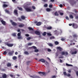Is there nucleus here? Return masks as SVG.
<instances>
[{"label": "nucleus", "instance_id": "obj_47", "mask_svg": "<svg viewBox=\"0 0 78 78\" xmlns=\"http://www.w3.org/2000/svg\"><path fill=\"white\" fill-rule=\"evenodd\" d=\"M50 39H55V37H53V36H52L51 37H50Z\"/></svg>", "mask_w": 78, "mask_h": 78}, {"label": "nucleus", "instance_id": "obj_50", "mask_svg": "<svg viewBox=\"0 0 78 78\" xmlns=\"http://www.w3.org/2000/svg\"><path fill=\"white\" fill-rule=\"evenodd\" d=\"M25 36L26 37H28L29 36V34H25Z\"/></svg>", "mask_w": 78, "mask_h": 78}, {"label": "nucleus", "instance_id": "obj_16", "mask_svg": "<svg viewBox=\"0 0 78 78\" xmlns=\"http://www.w3.org/2000/svg\"><path fill=\"white\" fill-rule=\"evenodd\" d=\"M2 77L3 78H6L7 77V76H6V74H4L2 75Z\"/></svg>", "mask_w": 78, "mask_h": 78}, {"label": "nucleus", "instance_id": "obj_46", "mask_svg": "<svg viewBox=\"0 0 78 78\" xmlns=\"http://www.w3.org/2000/svg\"><path fill=\"white\" fill-rule=\"evenodd\" d=\"M56 76H52L51 78H56Z\"/></svg>", "mask_w": 78, "mask_h": 78}, {"label": "nucleus", "instance_id": "obj_7", "mask_svg": "<svg viewBox=\"0 0 78 78\" xmlns=\"http://www.w3.org/2000/svg\"><path fill=\"white\" fill-rule=\"evenodd\" d=\"M38 74H40V75L41 76H44L45 74V72H38Z\"/></svg>", "mask_w": 78, "mask_h": 78}, {"label": "nucleus", "instance_id": "obj_11", "mask_svg": "<svg viewBox=\"0 0 78 78\" xmlns=\"http://www.w3.org/2000/svg\"><path fill=\"white\" fill-rule=\"evenodd\" d=\"M35 34H36L37 35H38V36H39L41 35V33H40V32L38 31H36L35 32Z\"/></svg>", "mask_w": 78, "mask_h": 78}, {"label": "nucleus", "instance_id": "obj_36", "mask_svg": "<svg viewBox=\"0 0 78 78\" xmlns=\"http://www.w3.org/2000/svg\"><path fill=\"white\" fill-rule=\"evenodd\" d=\"M6 54H7V52L6 51H4L3 53V55H6Z\"/></svg>", "mask_w": 78, "mask_h": 78}, {"label": "nucleus", "instance_id": "obj_61", "mask_svg": "<svg viewBox=\"0 0 78 78\" xmlns=\"http://www.w3.org/2000/svg\"><path fill=\"white\" fill-rule=\"evenodd\" d=\"M60 58H63V57H59L58 58V59H60Z\"/></svg>", "mask_w": 78, "mask_h": 78}, {"label": "nucleus", "instance_id": "obj_32", "mask_svg": "<svg viewBox=\"0 0 78 78\" xmlns=\"http://www.w3.org/2000/svg\"><path fill=\"white\" fill-rule=\"evenodd\" d=\"M32 48H34V50H36V49H37V48H36V46H33L32 47Z\"/></svg>", "mask_w": 78, "mask_h": 78}, {"label": "nucleus", "instance_id": "obj_21", "mask_svg": "<svg viewBox=\"0 0 78 78\" xmlns=\"http://www.w3.org/2000/svg\"><path fill=\"white\" fill-rule=\"evenodd\" d=\"M54 14L55 16H59V14L58 13V12L57 11L55 12L54 13Z\"/></svg>", "mask_w": 78, "mask_h": 78}, {"label": "nucleus", "instance_id": "obj_53", "mask_svg": "<svg viewBox=\"0 0 78 78\" xmlns=\"http://www.w3.org/2000/svg\"><path fill=\"white\" fill-rule=\"evenodd\" d=\"M56 56H58L59 55V54H58V52H57L56 53Z\"/></svg>", "mask_w": 78, "mask_h": 78}, {"label": "nucleus", "instance_id": "obj_25", "mask_svg": "<svg viewBox=\"0 0 78 78\" xmlns=\"http://www.w3.org/2000/svg\"><path fill=\"white\" fill-rule=\"evenodd\" d=\"M17 8H18V9H19L20 11H23V9H22V8L21 7L19 8V7H17Z\"/></svg>", "mask_w": 78, "mask_h": 78}, {"label": "nucleus", "instance_id": "obj_2", "mask_svg": "<svg viewBox=\"0 0 78 78\" xmlns=\"http://www.w3.org/2000/svg\"><path fill=\"white\" fill-rule=\"evenodd\" d=\"M70 4L71 5H74L76 3V2L75 1V0H70Z\"/></svg>", "mask_w": 78, "mask_h": 78}, {"label": "nucleus", "instance_id": "obj_57", "mask_svg": "<svg viewBox=\"0 0 78 78\" xmlns=\"http://www.w3.org/2000/svg\"><path fill=\"white\" fill-rule=\"evenodd\" d=\"M75 19H78V16H75Z\"/></svg>", "mask_w": 78, "mask_h": 78}, {"label": "nucleus", "instance_id": "obj_55", "mask_svg": "<svg viewBox=\"0 0 78 78\" xmlns=\"http://www.w3.org/2000/svg\"><path fill=\"white\" fill-rule=\"evenodd\" d=\"M76 73L77 76H78V71H76Z\"/></svg>", "mask_w": 78, "mask_h": 78}, {"label": "nucleus", "instance_id": "obj_8", "mask_svg": "<svg viewBox=\"0 0 78 78\" xmlns=\"http://www.w3.org/2000/svg\"><path fill=\"white\" fill-rule=\"evenodd\" d=\"M10 22L12 23V25L13 26H16V25H17V23H15V22H13L12 20H10Z\"/></svg>", "mask_w": 78, "mask_h": 78}, {"label": "nucleus", "instance_id": "obj_56", "mask_svg": "<svg viewBox=\"0 0 78 78\" xmlns=\"http://www.w3.org/2000/svg\"><path fill=\"white\" fill-rule=\"evenodd\" d=\"M60 6L61 8H62V6H63L62 5V4H60Z\"/></svg>", "mask_w": 78, "mask_h": 78}, {"label": "nucleus", "instance_id": "obj_12", "mask_svg": "<svg viewBox=\"0 0 78 78\" xmlns=\"http://www.w3.org/2000/svg\"><path fill=\"white\" fill-rule=\"evenodd\" d=\"M39 62H42L44 63L45 61L44 59H41L39 60Z\"/></svg>", "mask_w": 78, "mask_h": 78}, {"label": "nucleus", "instance_id": "obj_18", "mask_svg": "<svg viewBox=\"0 0 78 78\" xmlns=\"http://www.w3.org/2000/svg\"><path fill=\"white\" fill-rule=\"evenodd\" d=\"M24 25L23 24H20L19 25V27H20V28H21L22 27H24Z\"/></svg>", "mask_w": 78, "mask_h": 78}, {"label": "nucleus", "instance_id": "obj_48", "mask_svg": "<svg viewBox=\"0 0 78 78\" xmlns=\"http://www.w3.org/2000/svg\"><path fill=\"white\" fill-rule=\"evenodd\" d=\"M63 14H64L63 13H62L61 12H60V16H62Z\"/></svg>", "mask_w": 78, "mask_h": 78}, {"label": "nucleus", "instance_id": "obj_62", "mask_svg": "<svg viewBox=\"0 0 78 78\" xmlns=\"http://www.w3.org/2000/svg\"><path fill=\"white\" fill-rule=\"evenodd\" d=\"M10 76L11 77H12V78H13V75H12V74H11L10 75Z\"/></svg>", "mask_w": 78, "mask_h": 78}, {"label": "nucleus", "instance_id": "obj_59", "mask_svg": "<svg viewBox=\"0 0 78 78\" xmlns=\"http://www.w3.org/2000/svg\"><path fill=\"white\" fill-rule=\"evenodd\" d=\"M61 40L62 41H64L65 40V39H64V38H61Z\"/></svg>", "mask_w": 78, "mask_h": 78}, {"label": "nucleus", "instance_id": "obj_9", "mask_svg": "<svg viewBox=\"0 0 78 78\" xmlns=\"http://www.w3.org/2000/svg\"><path fill=\"white\" fill-rule=\"evenodd\" d=\"M30 77L32 78H40L39 76L35 75H34L33 76H30Z\"/></svg>", "mask_w": 78, "mask_h": 78}, {"label": "nucleus", "instance_id": "obj_41", "mask_svg": "<svg viewBox=\"0 0 78 78\" xmlns=\"http://www.w3.org/2000/svg\"><path fill=\"white\" fill-rule=\"evenodd\" d=\"M45 64H46V66H48L49 64H48V63L47 62H45Z\"/></svg>", "mask_w": 78, "mask_h": 78}, {"label": "nucleus", "instance_id": "obj_33", "mask_svg": "<svg viewBox=\"0 0 78 78\" xmlns=\"http://www.w3.org/2000/svg\"><path fill=\"white\" fill-rule=\"evenodd\" d=\"M27 41H30V39H31V37H29L27 38Z\"/></svg>", "mask_w": 78, "mask_h": 78}, {"label": "nucleus", "instance_id": "obj_1", "mask_svg": "<svg viewBox=\"0 0 78 78\" xmlns=\"http://www.w3.org/2000/svg\"><path fill=\"white\" fill-rule=\"evenodd\" d=\"M25 9L27 12H32L33 10L31 9V7L29 6L28 7H25Z\"/></svg>", "mask_w": 78, "mask_h": 78}, {"label": "nucleus", "instance_id": "obj_34", "mask_svg": "<svg viewBox=\"0 0 78 78\" xmlns=\"http://www.w3.org/2000/svg\"><path fill=\"white\" fill-rule=\"evenodd\" d=\"M55 45H58L59 44V42L58 41H55Z\"/></svg>", "mask_w": 78, "mask_h": 78}, {"label": "nucleus", "instance_id": "obj_15", "mask_svg": "<svg viewBox=\"0 0 78 78\" xmlns=\"http://www.w3.org/2000/svg\"><path fill=\"white\" fill-rule=\"evenodd\" d=\"M1 22H2V24H3V25H6V22H5V21L3 20H2Z\"/></svg>", "mask_w": 78, "mask_h": 78}, {"label": "nucleus", "instance_id": "obj_38", "mask_svg": "<svg viewBox=\"0 0 78 78\" xmlns=\"http://www.w3.org/2000/svg\"><path fill=\"white\" fill-rule=\"evenodd\" d=\"M63 73L65 76H67V74L66 72H64Z\"/></svg>", "mask_w": 78, "mask_h": 78}, {"label": "nucleus", "instance_id": "obj_39", "mask_svg": "<svg viewBox=\"0 0 78 78\" xmlns=\"http://www.w3.org/2000/svg\"><path fill=\"white\" fill-rule=\"evenodd\" d=\"M28 29H29V30H33V29L31 27H28Z\"/></svg>", "mask_w": 78, "mask_h": 78}, {"label": "nucleus", "instance_id": "obj_51", "mask_svg": "<svg viewBox=\"0 0 78 78\" xmlns=\"http://www.w3.org/2000/svg\"><path fill=\"white\" fill-rule=\"evenodd\" d=\"M33 44L31 43H29L28 44V45H31Z\"/></svg>", "mask_w": 78, "mask_h": 78}, {"label": "nucleus", "instance_id": "obj_26", "mask_svg": "<svg viewBox=\"0 0 78 78\" xmlns=\"http://www.w3.org/2000/svg\"><path fill=\"white\" fill-rule=\"evenodd\" d=\"M57 49L59 50L60 51H62V48L60 47H58Z\"/></svg>", "mask_w": 78, "mask_h": 78}, {"label": "nucleus", "instance_id": "obj_14", "mask_svg": "<svg viewBox=\"0 0 78 78\" xmlns=\"http://www.w3.org/2000/svg\"><path fill=\"white\" fill-rule=\"evenodd\" d=\"M73 37H74L75 38H76V39H77V37H78V35H77V34H74L73 36Z\"/></svg>", "mask_w": 78, "mask_h": 78}, {"label": "nucleus", "instance_id": "obj_22", "mask_svg": "<svg viewBox=\"0 0 78 78\" xmlns=\"http://www.w3.org/2000/svg\"><path fill=\"white\" fill-rule=\"evenodd\" d=\"M17 59V57L15 56L12 57V59L13 60H16V59Z\"/></svg>", "mask_w": 78, "mask_h": 78}, {"label": "nucleus", "instance_id": "obj_42", "mask_svg": "<svg viewBox=\"0 0 78 78\" xmlns=\"http://www.w3.org/2000/svg\"><path fill=\"white\" fill-rule=\"evenodd\" d=\"M48 6V5L47 4H45L44 5V7H47Z\"/></svg>", "mask_w": 78, "mask_h": 78}, {"label": "nucleus", "instance_id": "obj_58", "mask_svg": "<svg viewBox=\"0 0 78 78\" xmlns=\"http://www.w3.org/2000/svg\"><path fill=\"white\" fill-rule=\"evenodd\" d=\"M12 35L13 36H16V34H12Z\"/></svg>", "mask_w": 78, "mask_h": 78}, {"label": "nucleus", "instance_id": "obj_20", "mask_svg": "<svg viewBox=\"0 0 78 78\" xmlns=\"http://www.w3.org/2000/svg\"><path fill=\"white\" fill-rule=\"evenodd\" d=\"M51 28H52V27H47L46 28L47 30H51Z\"/></svg>", "mask_w": 78, "mask_h": 78}, {"label": "nucleus", "instance_id": "obj_3", "mask_svg": "<svg viewBox=\"0 0 78 78\" xmlns=\"http://www.w3.org/2000/svg\"><path fill=\"white\" fill-rule=\"evenodd\" d=\"M73 52H71V54L72 55L76 54V53H77V50H76V49H73Z\"/></svg>", "mask_w": 78, "mask_h": 78}, {"label": "nucleus", "instance_id": "obj_52", "mask_svg": "<svg viewBox=\"0 0 78 78\" xmlns=\"http://www.w3.org/2000/svg\"><path fill=\"white\" fill-rule=\"evenodd\" d=\"M66 18L67 20H69V17H68V16H66Z\"/></svg>", "mask_w": 78, "mask_h": 78}, {"label": "nucleus", "instance_id": "obj_31", "mask_svg": "<svg viewBox=\"0 0 78 78\" xmlns=\"http://www.w3.org/2000/svg\"><path fill=\"white\" fill-rule=\"evenodd\" d=\"M21 18L23 20H24V19H25V17L23 16H21Z\"/></svg>", "mask_w": 78, "mask_h": 78}, {"label": "nucleus", "instance_id": "obj_27", "mask_svg": "<svg viewBox=\"0 0 78 78\" xmlns=\"http://www.w3.org/2000/svg\"><path fill=\"white\" fill-rule=\"evenodd\" d=\"M8 5H6L5 4H4L3 5V7L4 8H6V7H8Z\"/></svg>", "mask_w": 78, "mask_h": 78}, {"label": "nucleus", "instance_id": "obj_23", "mask_svg": "<svg viewBox=\"0 0 78 78\" xmlns=\"http://www.w3.org/2000/svg\"><path fill=\"white\" fill-rule=\"evenodd\" d=\"M5 12H6L8 13V14H10V13L9 11H8V10L7 9H5Z\"/></svg>", "mask_w": 78, "mask_h": 78}, {"label": "nucleus", "instance_id": "obj_35", "mask_svg": "<svg viewBox=\"0 0 78 78\" xmlns=\"http://www.w3.org/2000/svg\"><path fill=\"white\" fill-rule=\"evenodd\" d=\"M34 52H39V50L38 49H35V50L34 51Z\"/></svg>", "mask_w": 78, "mask_h": 78}, {"label": "nucleus", "instance_id": "obj_49", "mask_svg": "<svg viewBox=\"0 0 78 78\" xmlns=\"http://www.w3.org/2000/svg\"><path fill=\"white\" fill-rule=\"evenodd\" d=\"M32 9H36L35 7H34V6H32Z\"/></svg>", "mask_w": 78, "mask_h": 78}, {"label": "nucleus", "instance_id": "obj_43", "mask_svg": "<svg viewBox=\"0 0 78 78\" xmlns=\"http://www.w3.org/2000/svg\"><path fill=\"white\" fill-rule=\"evenodd\" d=\"M43 36H45L46 35V32H44L43 34Z\"/></svg>", "mask_w": 78, "mask_h": 78}, {"label": "nucleus", "instance_id": "obj_64", "mask_svg": "<svg viewBox=\"0 0 78 78\" xmlns=\"http://www.w3.org/2000/svg\"><path fill=\"white\" fill-rule=\"evenodd\" d=\"M75 12L76 13L78 12V11H77V10H75Z\"/></svg>", "mask_w": 78, "mask_h": 78}, {"label": "nucleus", "instance_id": "obj_30", "mask_svg": "<svg viewBox=\"0 0 78 78\" xmlns=\"http://www.w3.org/2000/svg\"><path fill=\"white\" fill-rule=\"evenodd\" d=\"M46 11L48 12H49V11H51V9H50L47 8L46 9Z\"/></svg>", "mask_w": 78, "mask_h": 78}, {"label": "nucleus", "instance_id": "obj_13", "mask_svg": "<svg viewBox=\"0 0 78 78\" xmlns=\"http://www.w3.org/2000/svg\"><path fill=\"white\" fill-rule=\"evenodd\" d=\"M14 53V51H9V55H10L11 56V55H12V54H13V53Z\"/></svg>", "mask_w": 78, "mask_h": 78}, {"label": "nucleus", "instance_id": "obj_40", "mask_svg": "<svg viewBox=\"0 0 78 78\" xmlns=\"http://www.w3.org/2000/svg\"><path fill=\"white\" fill-rule=\"evenodd\" d=\"M47 35L48 36H51V34L50 33H47Z\"/></svg>", "mask_w": 78, "mask_h": 78}, {"label": "nucleus", "instance_id": "obj_10", "mask_svg": "<svg viewBox=\"0 0 78 78\" xmlns=\"http://www.w3.org/2000/svg\"><path fill=\"white\" fill-rule=\"evenodd\" d=\"M61 55H68V52H65L64 51H62L61 52Z\"/></svg>", "mask_w": 78, "mask_h": 78}, {"label": "nucleus", "instance_id": "obj_19", "mask_svg": "<svg viewBox=\"0 0 78 78\" xmlns=\"http://www.w3.org/2000/svg\"><path fill=\"white\" fill-rule=\"evenodd\" d=\"M36 25L37 26H39V25H41V22H38L36 24Z\"/></svg>", "mask_w": 78, "mask_h": 78}, {"label": "nucleus", "instance_id": "obj_37", "mask_svg": "<svg viewBox=\"0 0 78 78\" xmlns=\"http://www.w3.org/2000/svg\"><path fill=\"white\" fill-rule=\"evenodd\" d=\"M69 17L71 19H73V16H72V15H70Z\"/></svg>", "mask_w": 78, "mask_h": 78}, {"label": "nucleus", "instance_id": "obj_24", "mask_svg": "<svg viewBox=\"0 0 78 78\" xmlns=\"http://www.w3.org/2000/svg\"><path fill=\"white\" fill-rule=\"evenodd\" d=\"M7 66V67H10L11 66V64L9 63H8Z\"/></svg>", "mask_w": 78, "mask_h": 78}, {"label": "nucleus", "instance_id": "obj_6", "mask_svg": "<svg viewBox=\"0 0 78 78\" xmlns=\"http://www.w3.org/2000/svg\"><path fill=\"white\" fill-rule=\"evenodd\" d=\"M20 35H21V32H20V33H18L17 34V36H18V39H22V37L21 36H20Z\"/></svg>", "mask_w": 78, "mask_h": 78}, {"label": "nucleus", "instance_id": "obj_60", "mask_svg": "<svg viewBox=\"0 0 78 78\" xmlns=\"http://www.w3.org/2000/svg\"><path fill=\"white\" fill-rule=\"evenodd\" d=\"M18 20H20V21H22V19H21L20 18H19Z\"/></svg>", "mask_w": 78, "mask_h": 78}, {"label": "nucleus", "instance_id": "obj_54", "mask_svg": "<svg viewBox=\"0 0 78 78\" xmlns=\"http://www.w3.org/2000/svg\"><path fill=\"white\" fill-rule=\"evenodd\" d=\"M67 76H70V74L69 73H68V74H67Z\"/></svg>", "mask_w": 78, "mask_h": 78}, {"label": "nucleus", "instance_id": "obj_4", "mask_svg": "<svg viewBox=\"0 0 78 78\" xmlns=\"http://www.w3.org/2000/svg\"><path fill=\"white\" fill-rule=\"evenodd\" d=\"M5 44V45H6L7 46L9 47H12V46L14 45V44H11L10 43H6Z\"/></svg>", "mask_w": 78, "mask_h": 78}, {"label": "nucleus", "instance_id": "obj_28", "mask_svg": "<svg viewBox=\"0 0 78 78\" xmlns=\"http://www.w3.org/2000/svg\"><path fill=\"white\" fill-rule=\"evenodd\" d=\"M48 45L50 47H52L53 46V44L51 43H48Z\"/></svg>", "mask_w": 78, "mask_h": 78}, {"label": "nucleus", "instance_id": "obj_44", "mask_svg": "<svg viewBox=\"0 0 78 78\" xmlns=\"http://www.w3.org/2000/svg\"><path fill=\"white\" fill-rule=\"evenodd\" d=\"M48 51L49 52H50V51H51V50L50 49L48 48Z\"/></svg>", "mask_w": 78, "mask_h": 78}, {"label": "nucleus", "instance_id": "obj_63", "mask_svg": "<svg viewBox=\"0 0 78 78\" xmlns=\"http://www.w3.org/2000/svg\"><path fill=\"white\" fill-rule=\"evenodd\" d=\"M17 31L18 32H20V29H18L17 30Z\"/></svg>", "mask_w": 78, "mask_h": 78}, {"label": "nucleus", "instance_id": "obj_29", "mask_svg": "<svg viewBox=\"0 0 78 78\" xmlns=\"http://www.w3.org/2000/svg\"><path fill=\"white\" fill-rule=\"evenodd\" d=\"M24 53L25 55H29V53L27 51H25Z\"/></svg>", "mask_w": 78, "mask_h": 78}, {"label": "nucleus", "instance_id": "obj_45", "mask_svg": "<svg viewBox=\"0 0 78 78\" xmlns=\"http://www.w3.org/2000/svg\"><path fill=\"white\" fill-rule=\"evenodd\" d=\"M49 8H52V7H53V5H49Z\"/></svg>", "mask_w": 78, "mask_h": 78}, {"label": "nucleus", "instance_id": "obj_5", "mask_svg": "<svg viewBox=\"0 0 78 78\" xmlns=\"http://www.w3.org/2000/svg\"><path fill=\"white\" fill-rule=\"evenodd\" d=\"M72 27L76 29L78 28V25L76 24L73 23L72 24Z\"/></svg>", "mask_w": 78, "mask_h": 78}, {"label": "nucleus", "instance_id": "obj_17", "mask_svg": "<svg viewBox=\"0 0 78 78\" xmlns=\"http://www.w3.org/2000/svg\"><path fill=\"white\" fill-rule=\"evenodd\" d=\"M14 13L16 15H18V13L17 12V10H15L14 12Z\"/></svg>", "mask_w": 78, "mask_h": 78}]
</instances>
